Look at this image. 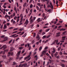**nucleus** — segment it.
<instances>
[{
    "label": "nucleus",
    "mask_w": 67,
    "mask_h": 67,
    "mask_svg": "<svg viewBox=\"0 0 67 67\" xmlns=\"http://www.w3.org/2000/svg\"><path fill=\"white\" fill-rule=\"evenodd\" d=\"M60 66H61L62 67H65V64H60Z\"/></svg>",
    "instance_id": "ddd939ff"
},
{
    "label": "nucleus",
    "mask_w": 67,
    "mask_h": 67,
    "mask_svg": "<svg viewBox=\"0 0 67 67\" xmlns=\"http://www.w3.org/2000/svg\"><path fill=\"white\" fill-rule=\"evenodd\" d=\"M26 53H25L24 54H23V56H25V55H26Z\"/></svg>",
    "instance_id": "052dcab7"
},
{
    "label": "nucleus",
    "mask_w": 67,
    "mask_h": 67,
    "mask_svg": "<svg viewBox=\"0 0 67 67\" xmlns=\"http://www.w3.org/2000/svg\"><path fill=\"white\" fill-rule=\"evenodd\" d=\"M36 36V33H34V37H35Z\"/></svg>",
    "instance_id": "a18cd8bd"
},
{
    "label": "nucleus",
    "mask_w": 67,
    "mask_h": 67,
    "mask_svg": "<svg viewBox=\"0 0 67 67\" xmlns=\"http://www.w3.org/2000/svg\"><path fill=\"white\" fill-rule=\"evenodd\" d=\"M50 8H51L52 9H53V6L52 5V4L51 2H50Z\"/></svg>",
    "instance_id": "39448f33"
},
{
    "label": "nucleus",
    "mask_w": 67,
    "mask_h": 67,
    "mask_svg": "<svg viewBox=\"0 0 67 67\" xmlns=\"http://www.w3.org/2000/svg\"><path fill=\"white\" fill-rule=\"evenodd\" d=\"M55 57H56L57 58H59L60 57V56H59V55H58L57 56H56Z\"/></svg>",
    "instance_id": "a19ab883"
},
{
    "label": "nucleus",
    "mask_w": 67,
    "mask_h": 67,
    "mask_svg": "<svg viewBox=\"0 0 67 67\" xmlns=\"http://www.w3.org/2000/svg\"><path fill=\"white\" fill-rule=\"evenodd\" d=\"M37 23H38L41 21V18H38V19L37 20Z\"/></svg>",
    "instance_id": "0eeeda50"
},
{
    "label": "nucleus",
    "mask_w": 67,
    "mask_h": 67,
    "mask_svg": "<svg viewBox=\"0 0 67 67\" xmlns=\"http://www.w3.org/2000/svg\"><path fill=\"white\" fill-rule=\"evenodd\" d=\"M13 55V52H9L8 53V54L7 55V56L8 57H9V56H11V55L12 56Z\"/></svg>",
    "instance_id": "f257e3e1"
},
{
    "label": "nucleus",
    "mask_w": 67,
    "mask_h": 67,
    "mask_svg": "<svg viewBox=\"0 0 67 67\" xmlns=\"http://www.w3.org/2000/svg\"><path fill=\"white\" fill-rule=\"evenodd\" d=\"M49 30H50V29H46V32H48V31H49Z\"/></svg>",
    "instance_id": "58836bf2"
},
{
    "label": "nucleus",
    "mask_w": 67,
    "mask_h": 67,
    "mask_svg": "<svg viewBox=\"0 0 67 67\" xmlns=\"http://www.w3.org/2000/svg\"><path fill=\"white\" fill-rule=\"evenodd\" d=\"M32 18H33V16H31L30 18V20H32Z\"/></svg>",
    "instance_id": "69168bd1"
},
{
    "label": "nucleus",
    "mask_w": 67,
    "mask_h": 67,
    "mask_svg": "<svg viewBox=\"0 0 67 67\" xmlns=\"http://www.w3.org/2000/svg\"><path fill=\"white\" fill-rule=\"evenodd\" d=\"M20 17L21 18L20 19H23V14H21L20 15Z\"/></svg>",
    "instance_id": "9d476101"
},
{
    "label": "nucleus",
    "mask_w": 67,
    "mask_h": 67,
    "mask_svg": "<svg viewBox=\"0 0 67 67\" xmlns=\"http://www.w3.org/2000/svg\"><path fill=\"white\" fill-rule=\"evenodd\" d=\"M32 7H33V5H32V4L30 6V8H32Z\"/></svg>",
    "instance_id": "de8ad7c7"
},
{
    "label": "nucleus",
    "mask_w": 67,
    "mask_h": 67,
    "mask_svg": "<svg viewBox=\"0 0 67 67\" xmlns=\"http://www.w3.org/2000/svg\"><path fill=\"white\" fill-rule=\"evenodd\" d=\"M28 23H29V21H28V20L27 19L26 20L24 24H26V25H27V24H28Z\"/></svg>",
    "instance_id": "20e7f679"
},
{
    "label": "nucleus",
    "mask_w": 67,
    "mask_h": 67,
    "mask_svg": "<svg viewBox=\"0 0 67 67\" xmlns=\"http://www.w3.org/2000/svg\"><path fill=\"white\" fill-rule=\"evenodd\" d=\"M36 8L37 10H39V7L37 6H36Z\"/></svg>",
    "instance_id": "cd10ccee"
},
{
    "label": "nucleus",
    "mask_w": 67,
    "mask_h": 67,
    "mask_svg": "<svg viewBox=\"0 0 67 67\" xmlns=\"http://www.w3.org/2000/svg\"><path fill=\"white\" fill-rule=\"evenodd\" d=\"M26 3H24V7H26Z\"/></svg>",
    "instance_id": "e433bc0d"
},
{
    "label": "nucleus",
    "mask_w": 67,
    "mask_h": 67,
    "mask_svg": "<svg viewBox=\"0 0 67 67\" xmlns=\"http://www.w3.org/2000/svg\"><path fill=\"white\" fill-rule=\"evenodd\" d=\"M16 19H17V16H15L14 17V20H16Z\"/></svg>",
    "instance_id": "5fc2aeb1"
},
{
    "label": "nucleus",
    "mask_w": 67,
    "mask_h": 67,
    "mask_svg": "<svg viewBox=\"0 0 67 67\" xmlns=\"http://www.w3.org/2000/svg\"><path fill=\"white\" fill-rule=\"evenodd\" d=\"M16 63H15V62H13V66H14V65H15L16 64Z\"/></svg>",
    "instance_id": "c85d7f7f"
},
{
    "label": "nucleus",
    "mask_w": 67,
    "mask_h": 67,
    "mask_svg": "<svg viewBox=\"0 0 67 67\" xmlns=\"http://www.w3.org/2000/svg\"><path fill=\"white\" fill-rule=\"evenodd\" d=\"M6 55H3L2 56V57H3V58H6Z\"/></svg>",
    "instance_id": "393cba45"
},
{
    "label": "nucleus",
    "mask_w": 67,
    "mask_h": 67,
    "mask_svg": "<svg viewBox=\"0 0 67 67\" xmlns=\"http://www.w3.org/2000/svg\"><path fill=\"white\" fill-rule=\"evenodd\" d=\"M34 19H33V20H35V19H36V17H34L33 18Z\"/></svg>",
    "instance_id": "774afa93"
},
{
    "label": "nucleus",
    "mask_w": 67,
    "mask_h": 67,
    "mask_svg": "<svg viewBox=\"0 0 67 67\" xmlns=\"http://www.w3.org/2000/svg\"><path fill=\"white\" fill-rule=\"evenodd\" d=\"M34 58H36V60H37V59H38V57H37V55L35 56L34 57Z\"/></svg>",
    "instance_id": "4be33fe9"
},
{
    "label": "nucleus",
    "mask_w": 67,
    "mask_h": 67,
    "mask_svg": "<svg viewBox=\"0 0 67 67\" xmlns=\"http://www.w3.org/2000/svg\"><path fill=\"white\" fill-rule=\"evenodd\" d=\"M48 49V47H46L44 48V50H46V49Z\"/></svg>",
    "instance_id": "3c124183"
},
{
    "label": "nucleus",
    "mask_w": 67,
    "mask_h": 67,
    "mask_svg": "<svg viewBox=\"0 0 67 67\" xmlns=\"http://www.w3.org/2000/svg\"><path fill=\"white\" fill-rule=\"evenodd\" d=\"M13 59V57L10 58V60H12Z\"/></svg>",
    "instance_id": "6e6d98bb"
},
{
    "label": "nucleus",
    "mask_w": 67,
    "mask_h": 67,
    "mask_svg": "<svg viewBox=\"0 0 67 67\" xmlns=\"http://www.w3.org/2000/svg\"><path fill=\"white\" fill-rule=\"evenodd\" d=\"M31 49V46H30L29 47V50L30 51Z\"/></svg>",
    "instance_id": "c9c22d12"
},
{
    "label": "nucleus",
    "mask_w": 67,
    "mask_h": 67,
    "mask_svg": "<svg viewBox=\"0 0 67 67\" xmlns=\"http://www.w3.org/2000/svg\"><path fill=\"white\" fill-rule=\"evenodd\" d=\"M60 32H58L56 34V37H59V36H60Z\"/></svg>",
    "instance_id": "f03ea898"
},
{
    "label": "nucleus",
    "mask_w": 67,
    "mask_h": 67,
    "mask_svg": "<svg viewBox=\"0 0 67 67\" xmlns=\"http://www.w3.org/2000/svg\"><path fill=\"white\" fill-rule=\"evenodd\" d=\"M61 62H64V63L66 62V61L64 60H61Z\"/></svg>",
    "instance_id": "c756f323"
},
{
    "label": "nucleus",
    "mask_w": 67,
    "mask_h": 67,
    "mask_svg": "<svg viewBox=\"0 0 67 67\" xmlns=\"http://www.w3.org/2000/svg\"><path fill=\"white\" fill-rule=\"evenodd\" d=\"M60 42H61V43H64V41L61 40L60 41Z\"/></svg>",
    "instance_id": "4d7b16f0"
},
{
    "label": "nucleus",
    "mask_w": 67,
    "mask_h": 67,
    "mask_svg": "<svg viewBox=\"0 0 67 67\" xmlns=\"http://www.w3.org/2000/svg\"><path fill=\"white\" fill-rule=\"evenodd\" d=\"M60 49H61V47H60L58 48V51H60Z\"/></svg>",
    "instance_id": "72a5a7b5"
},
{
    "label": "nucleus",
    "mask_w": 67,
    "mask_h": 67,
    "mask_svg": "<svg viewBox=\"0 0 67 67\" xmlns=\"http://www.w3.org/2000/svg\"><path fill=\"white\" fill-rule=\"evenodd\" d=\"M23 67V64L22 65L21 64H20L18 66V67Z\"/></svg>",
    "instance_id": "a211bd4d"
},
{
    "label": "nucleus",
    "mask_w": 67,
    "mask_h": 67,
    "mask_svg": "<svg viewBox=\"0 0 67 67\" xmlns=\"http://www.w3.org/2000/svg\"><path fill=\"white\" fill-rule=\"evenodd\" d=\"M24 44L23 43L22 44H21L20 46H24Z\"/></svg>",
    "instance_id": "e2e57ef3"
},
{
    "label": "nucleus",
    "mask_w": 67,
    "mask_h": 67,
    "mask_svg": "<svg viewBox=\"0 0 67 67\" xmlns=\"http://www.w3.org/2000/svg\"><path fill=\"white\" fill-rule=\"evenodd\" d=\"M5 2V0H2L1 1V2Z\"/></svg>",
    "instance_id": "680f3d73"
},
{
    "label": "nucleus",
    "mask_w": 67,
    "mask_h": 67,
    "mask_svg": "<svg viewBox=\"0 0 67 67\" xmlns=\"http://www.w3.org/2000/svg\"><path fill=\"white\" fill-rule=\"evenodd\" d=\"M32 12V9H31L30 12V14H31Z\"/></svg>",
    "instance_id": "2f4dec72"
},
{
    "label": "nucleus",
    "mask_w": 67,
    "mask_h": 67,
    "mask_svg": "<svg viewBox=\"0 0 67 67\" xmlns=\"http://www.w3.org/2000/svg\"><path fill=\"white\" fill-rule=\"evenodd\" d=\"M19 49L21 50V49H23V47H19Z\"/></svg>",
    "instance_id": "dca6fc26"
},
{
    "label": "nucleus",
    "mask_w": 67,
    "mask_h": 67,
    "mask_svg": "<svg viewBox=\"0 0 67 67\" xmlns=\"http://www.w3.org/2000/svg\"><path fill=\"white\" fill-rule=\"evenodd\" d=\"M17 32H18V31H15L13 33V34H14V33H17Z\"/></svg>",
    "instance_id": "09e8293b"
},
{
    "label": "nucleus",
    "mask_w": 67,
    "mask_h": 67,
    "mask_svg": "<svg viewBox=\"0 0 67 67\" xmlns=\"http://www.w3.org/2000/svg\"><path fill=\"white\" fill-rule=\"evenodd\" d=\"M3 28V24H2L1 26V29H2Z\"/></svg>",
    "instance_id": "8fccbe9b"
},
{
    "label": "nucleus",
    "mask_w": 67,
    "mask_h": 67,
    "mask_svg": "<svg viewBox=\"0 0 67 67\" xmlns=\"http://www.w3.org/2000/svg\"><path fill=\"white\" fill-rule=\"evenodd\" d=\"M48 41V40H46L44 42V43H46Z\"/></svg>",
    "instance_id": "f704fd0d"
},
{
    "label": "nucleus",
    "mask_w": 67,
    "mask_h": 67,
    "mask_svg": "<svg viewBox=\"0 0 67 67\" xmlns=\"http://www.w3.org/2000/svg\"><path fill=\"white\" fill-rule=\"evenodd\" d=\"M26 35H27L26 33H25L24 35L22 36V37H26Z\"/></svg>",
    "instance_id": "6ab92c4d"
},
{
    "label": "nucleus",
    "mask_w": 67,
    "mask_h": 67,
    "mask_svg": "<svg viewBox=\"0 0 67 67\" xmlns=\"http://www.w3.org/2000/svg\"><path fill=\"white\" fill-rule=\"evenodd\" d=\"M31 53H32L31 52H30L29 53V55H28V56H29L30 57V56H31Z\"/></svg>",
    "instance_id": "c03bdc74"
},
{
    "label": "nucleus",
    "mask_w": 67,
    "mask_h": 67,
    "mask_svg": "<svg viewBox=\"0 0 67 67\" xmlns=\"http://www.w3.org/2000/svg\"><path fill=\"white\" fill-rule=\"evenodd\" d=\"M53 51H52V52H53V53H55V51H56V50H55V48H53Z\"/></svg>",
    "instance_id": "aec40b11"
},
{
    "label": "nucleus",
    "mask_w": 67,
    "mask_h": 67,
    "mask_svg": "<svg viewBox=\"0 0 67 67\" xmlns=\"http://www.w3.org/2000/svg\"><path fill=\"white\" fill-rule=\"evenodd\" d=\"M12 41V40H11L10 41H9L8 42L9 44H10Z\"/></svg>",
    "instance_id": "49530a36"
},
{
    "label": "nucleus",
    "mask_w": 67,
    "mask_h": 67,
    "mask_svg": "<svg viewBox=\"0 0 67 67\" xmlns=\"http://www.w3.org/2000/svg\"><path fill=\"white\" fill-rule=\"evenodd\" d=\"M24 52L25 51H24V50H23V51H22L21 52V54H23V53H24Z\"/></svg>",
    "instance_id": "bf43d9fd"
},
{
    "label": "nucleus",
    "mask_w": 67,
    "mask_h": 67,
    "mask_svg": "<svg viewBox=\"0 0 67 67\" xmlns=\"http://www.w3.org/2000/svg\"><path fill=\"white\" fill-rule=\"evenodd\" d=\"M49 0H48L47 1V5L49 3Z\"/></svg>",
    "instance_id": "7c9ffc66"
},
{
    "label": "nucleus",
    "mask_w": 67,
    "mask_h": 67,
    "mask_svg": "<svg viewBox=\"0 0 67 67\" xmlns=\"http://www.w3.org/2000/svg\"><path fill=\"white\" fill-rule=\"evenodd\" d=\"M23 66L24 67H27V64H23Z\"/></svg>",
    "instance_id": "9b49d317"
},
{
    "label": "nucleus",
    "mask_w": 67,
    "mask_h": 67,
    "mask_svg": "<svg viewBox=\"0 0 67 67\" xmlns=\"http://www.w3.org/2000/svg\"><path fill=\"white\" fill-rule=\"evenodd\" d=\"M59 54L60 55H63V53H62V52H60L59 53Z\"/></svg>",
    "instance_id": "4c0bfd02"
},
{
    "label": "nucleus",
    "mask_w": 67,
    "mask_h": 67,
    "mask_svg": "<svg viewBox=\"0 0 67 67\" xmlns=\"http://www.w3.org/2000/svg\"><path fill=\"white\" fill-rule=\"evenodd\" d=\"M47 38V37L46 36H44L42 37V38Z\"/></svg>",
    "instance_id": "473e14b6"
},
{
    "label": "nucleus",
    "mask_w": 67,
    "mask_h": 67,
    "mask_svg": "<svg viewBox=\"0 0 67 67\" xmlns=\"http://www.w3.org/2000/svg\"><path fill=\"white\" fill-rule=\"evenodd\" d=\"M2 47H3V50L5 49V48H7V47H6V45H4Z\"/></svg>",
    "instance_id": "6e6552de"
},
{
    "label": "nucleus",
    "mask_w": 67,
    "mask_h": 67,
    "mask_svg": "<svg viewBox=\"0 0 67 67\" xmlns=\"http://www.w3.org/2000/svg\"><path fill=\"white\" fill-rule=\"evenodd\" d=\"M58 55V52H56L55 54H54V56L55 57H56L57 55Z\"/></svg>",
    "instance_id": "f8f14e48"
},
{
    "label": "nucleus",
    "mask_w": 67,
    "mask_h": 67,
    "mask_svg": "<svg viewBox=\"0 0 67 67\" xmlns=\"http://www.w3.org/2000/svg\"><path fill=\"white\" fill-rule=\"evenodd\" d=\"M39 44V42H36V44H37V45H38Z\"/></svg>",
    "instance_id": "338daca9"
},
{
    "label": "nucleus",
    "mask_w": 67,
    "mask_h": 67,
    "mask_svg": "<svg viewBox=\"0 0 67 67\" xmlns=\"http://www.w3.org/2000/svg\"><path fill=\"white\" fill-rule=\"evenodd\" d=\"M56 40H55L53 43H52L51 44V45H53V44H55V42H56Z\"/></svg>",
    "instance_id": "bb28decb"
},
{
    "label": "nucleus",
    "mask_w": 67,
    "mask_h": 67,
    "mask_svg": "<svg viewBox=\"0 0 67 67\" xmlns=\"http://www.w3.org/2000/svg\"><path fill=\"white\" fill-rule=\"evenodd\" d=\"M50 36H51V35H49L48 36H47V38H49V37Z\"/></svg>",
    "instance_id": "603ef678"
},
{
    "label": "nucleus",
    "mask_w": 67,
    "mask_h": 67,
    "mask_svg": "<svg viewBox=\"0 0 67 67\" xmlns=\"http://www.w3.org/2000/svg\"><path fill=\"white\" fill-rule=\"evenodd\" d=\"M42 49V47L41 46L39 48V51H41Z\"/></svg>",
    "instance_id": "a878e982"
},
{
    "label": "nucleus",
    "mask_w": 67,
    "mask_h": 67,
    "mask_svg": "<svg viewBox=\"0 0 67 67\" xmlns=\"http://www.w3.org/2000/svg\"><path fill=\"white\" fill-rule=\"evenodd\" d=\"M66 33V31H64L62 33L63 34H65V33Z\"/></svg>",
    "instance_id": "864d4df0"
},
{
    "label": "nucleus",
    "mask_w": 67,
    "mask_h": 67,
    "mask_svg": "<svg viewBox=\"0 0 67 67\" xmlns=\"http://www.w3.org/2000/svg\"><path fill=\"white\" fill-rule=\"evenodd\" d=\"M6 25L7 26H9L10 25V23H8Z\"/></svg>",
    "instance_id": "37998d69"
},
{
    "label": "nucleus",
    "mask_w": 67,
    "mask_h": 67,
    "mask_svg": "<svg viewBox=\"0 0 67 67\" xmlns=\"http://www.w3.org/2000/svg\"><path fill=\"white\" fill-rule=\"evenodd\" d=\"M29 57H30V56H27L25 58H24V60H26V59H27V58H29Z\"/></svg>",
    "instance_id": "f3484780"
},
{
    "label": "nucleus",
    "mask_w": 67,
    "mask_h": 67,
    "mask_svg": "<svg viewBox=\"0 0 67 67\" xmlns=\"http://www.w3.org/2000/svg\"><path fill=\"white\" fill-rule=\"evenodd\" d=\"M20 23H21V22H22V21H23V19H20Z\"/></svg>",
    "instance_id": "ea45409f"
},
{
    "label": "nucleus",
    "mask_w": 67,
    "mask_h": 67,
    "mask_svg": "<svg viewBox=\"0 0 67 67\" xmlns=\"http://www.w3.org/2000/svg\"><path fill=\"white\" fill-rule=\"evenodd\" d=\"M7 25H4L3 29H7Z\"/></svg>",
    "instance_id": "4468645a"
},
{
    "label": "nucleus",
    "mask_w": 67,
    "mask_h": 67,
    "mask_svg": "<svg viewBox=\"0 0 67 67\" xmlns=\"http://www.w3.org/2000/svg\"><path fill=\"white\" fill-rule=\"evenodd\" d=\"M26 13H27H27H28V11H27V9H26Z\"/></svg>",
    "instance_id": "79ce46f5"
},
{
    "label": "nucleus",
    "mask_w": 67,
    "mask_h": 67,
    "mask_svg": "<svg viewBox=\"0 0 67 67\" xmlns=\"http://www.w3.org/2000/svg\"><path fill=\"white\" fill-rule=\"evenodd\" d=\"M47 51H48L47 50H44L42 51V54L44 55V54L46 53V52H47Z\"/></svg>",
    "instance_id": "7ed1b4c3"
},
{
    "label": "nucleus",
    "mask_w": 67,
    "mask_h": 67,
    "mask_svg": "<svg viewBox=\"0 0 67 67\" xmlns=\"http://www.w3.org/2000/svg\"><path fill=\"white\" fill-rule=\"evenodd\" d=\"M4 40L3 41V42H5V41H6L7 40H8V38L7 37H5L4 38Z\"/></svg>",
    "instance_id": "1a4fd4ad"
},
{
    "label": "nucleus",
    "mask_w": 67,
    "mask_h": 67,
    "mask_svg": "<svg viewBox=\"0 0 67 67\" xmlns=\"http://www.w3.org/2000/svg\"><path fill=\"white\" fill-rule=\"evenodd\" d=\"M21 51H19L18 52L17 54H18V55H20V54H21Z\"/></svg>",
    "instance_id": "b1692460"
},
{
    "label": "nucleus",
    "mask_w": 67,
    "mask_h": 67,
    "mask_svg": "<svg viewBox=\"0 0 67 67\" xmlns=\"http://www.w3.org/2000/svg\"><path fill=\"white\" fill-rule=\"evenodd\" d=\"M62 38V40H66V37L65 36L63 37Z\"/></svg>",
    "instance_id": "2eb2a0df"
},
{
    "label": "nucleus",
    "mask_w": 67,
    "mask_h": 67,
    "mask_svg": "<svg viewBox=\"0 0 67 67\" xmlns=\"http://www.w3.org/2000/svg\"><path fill=\"white\" fill-rule=\"evenodd\" d=\"M48 60L49 61V63H52V62H53V60H51V59H48Z\"/></svg>",
    "instance_id": "5701e85b"
},
{
    "label": "nucleus",
    "mask_w": 67,
    "mask_h": 67,
    "mask_svg": "<svg viewBox=\"0 0 67 67\" xmlns=\"http://www.w3.org/2000/svg\"><path fill=\"white\" fill-rule=\"evenodd\" d=\"M27 47H29L30 46V44L29 43H27Z\"/></svg>",
    "instance_id": "13d9d810"
},
{
    "label": "nucleus",
    "mask_w": 67,
    "mask_h": 67,
    "mask_svg": "<svg viewBox=\"0 0 67 67\" xmlns=\"http://www.w3.org/2000/svg\"><path fill=\"white\" fill-rule=\"evenodd\" d=\"M24 33V32H23L21 33L20 34V35H23Z\"/></svg>",
    "instance_id": "0e129e2a"
},
{
    "label": "nucleus",
    "mask_w": 67,
    "mask_h": 67,
    "mask_svg": "<svg viewBox=\"0 0 67 67\" xmlns=\"http://www.w3.org/2000/svg\"><path fill=\"white\" fill-rule=\"evenodd\" d=\"M30 23L31 24V23H33V19H31L30 20Z\"/></svg>",
    "instance_id": "412c9836"
},
{
    "label": "nucleus",
    "mask_w": 67,
    "mask_h": 67,
    "mask_svg": "<svg viewBox=\"0 0 67 67\" xmlns=\"http://www.w3.org/2000/svg\"><path fill=\"white\" fill-rule=\"evenodd\" d=\"M36 38H38L37 40L38 41V40L40 39V36L39 35H38L36 36Z\"/></svg>",
    "instance_id": "423d86ee"
}]
</instances>
